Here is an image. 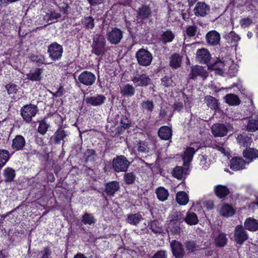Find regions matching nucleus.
Listing matches in <instances>:
<instances>
[{"label":"nucleus","instance_id":"nucleus-1","mask_svg":"<svg viewBox=\"0 0 258 258\" xmlns=\"http://www.w3.org/2000/svg\"><path fill=\"white\" fill-rule=\"evenodd\" d=\"M105 40L104 36L100 34H96L93 38L92 52L96 55L102 54L105 50Z\"/></svg>","mask_w":258,"mask_h":258},{"label":"nucleus","instance_id":"nucleus-2","mask_svg":"<svg viewBox=\"0 0 258 258\" xmlns=\"http://www.w3.org/2000/svg\"><path fill=\"white\" fill-rule=\"evenodd\" d=\"M139 64L141 66H149L153 59L152 54L147 50L143 48L139 49L136 54Z\"/></svg>","mask_w":258,"mask_h":258},{"label":"nucleus","instance_id":"nucleus-3","mask_svg":"<svg viewBox=\"0 0 258 258\" xmlns=\"http://www.w3.org/2000/svg\"><path fill=\"white\" fill-rule=\"evenodd\" d=\"M130 164V162L123 156H117L112 160L113 168L117 172L126 171Z\"/></svg>","mask_w":258,"mask_h":258},{"label":"nucleus","instance_id":"nucleus-4","mask_svg":"<svg viewBox=\"0 0 258 258\" xmlns=\"http://www.w3.org/2000/svg\"><path fill=\"white\" fill-rule=\"evenodd\" d=\"M38 111L36 106L29 104L24 106L21 109L22 117L26 121L29 122L33 117L35 116Z\"/></svg>","mask_w":258,"mask_h":258},{"label":"nucleus","instance_id":"nucleus-5","mask_svg":"<svg viewBox=\"0 0 258 258\" xmlns=\"http://www.w3.org/2000/svg\"><path fill=\"white\" fill-rule=\"evenodd\" d=\"M48 52L50 57L52 60H56L60 59L61 57L63 48L61 45L57 43H53L49 46Z\"/></svg>","mask_w":258,"mask_h":258},{"label":"nucleus","instance_id":"nucleus-6","mask_svg":"<svg viewBox=\"0 0 258 258\" xmlns=\"http://www.w3.org/2000/svg\"><path fill=\"white\" fill-rule=\"evenodd\" d=\"M78 80L80 82L85 86H91L95 82L96 76L92 73L84 71L79 76Z\"/></svg>","mask_w":258,"mask_h":258},{"label":"nucleus","instance_id":"nucleus-7","mask_svg":"<svg viewBox=\"0 0 258 258\" xmlns=\"http://www.w3.org/2000/svg\"><path fill=\"white\" fill-rule=\"evenodd\" d=\"M232 63L230 59H228L226 61L218 60L214 63L208 66L209 69L219 71V74H222L224 72L228 70L229 65Z\"/></svg>","mask_w":258,"mask_h":258},{"label":"nucleus","instance_id":"nucleus-8","mask_svg":"<svg viewBox=\"0 0 258 258\" xmlns=\"http://www.w3.org/2000/svg\"><path fill=\"white\" fill-rule=\"evenodd\" d=\"M248 238V235L241 225L236 227L234 232V239L236 242L241 244Z\"/></svg>","mask_w":258,"mask_h":258},{"label":"nucleus","instance_id":"nucleus-9","mask_svg":"<svg viewBox=\"0 0 258 258\" xmlns=\"http://www.w3.org/2000/svg\"><path fill=\"white\" fill-rule=\"evenodd\" d=\"M135 85L138 86H147L151 82V80L147 74H138L134 76L132 79Z\"/></svg>","mask_w":258,"mask_h":258},{"label":"nucleus","instance_id":"nucleus-10","mask_svg":"<svg viewBox=\"0 0 258 258\" xmlns=\"http://www.w3.org/2000/svg\"><path fill=\"white\" fill-rule=\"evenodd\" d=\"M107 38L111 43L116 44L122 39V33L120 29L114 28L108 33Z\"/></svg>","mask_w":258,"mask_h":258},{"label":"nucleus","instance_id":"nucleus-11","mask_svg":"<svg viewBox=\"0 0 258 258\" xmlns=\"http://www.w3.org/2000/svg\"><path fill=\"white\" fill-rule=\"evenodd\" d=\"M196 58L201 63H207L211 58L210 52L206 48H201L197 50Z\"/></svg>","mask_w":258,"mask_h":258},{"label":"nucleus","instance_id":"nucleus-12","mask_svg":"<svg viewBox=\"0 0 258 258\" xmlns=\"http://www.w3.org/2000/svg\"><path fill=\"white\" fill-rule=\"evenodd\" d=\"M207 42L212 46L218 44L220 42L221 37L220 34L216 31H209L206 36Z\"/></svg>","mask_w":258,"mask_h":258},{"label":"nucleus","instance_id":"nucleus-13","mask_svg":"<svg viewBox=\"0 0 258 258\" xmlns=\"http://www.w3.org/2000/svg\"><path fill=\"white\" fill-rule=\"evenodd\" d=\"M170 245L173 255L177 258H182L184 252L181 243L176 240H172Z\"/></svg>","mask_w":258,"mask_h":258},{"label":"nucleus","instance_id":"nucleus-14","mask_svg":"<svg viewBox=\"0 0 258 258\" xmlns=\"http://www.w3.org/2000/svg\"><path fill=\"white\" fill-rule=\"evenodd\" d=\"M212 133L215 137H224L227 134L226 126L220 123H216L211 127Z\"/></svg>","mask_w":258,"mask_h":258},{"label":"nucleus","instance_id":"nucleus-15","mask_svg":"<svg viewBox=\"0 0 258 258\" xmlns=\"http://www.w3.org/2000/svg\"><path fill=\"white\" fill-rule=\"evenodd\" d=\"M210 7L204 3H198L194 9L195 14L197 16L204 17L208 14Z\"/></svg>","mask_w":258,"mask_h":258},{"label":"nucleus","instance_id":"nucleus-16","mask_svg":"<svg viewBox=\"0 0 258 258\" xmlns=\"http://www.w3.org/2000/svg\"><path fill=\"white\" fill-rule=\"evenodd\" d=\"M190 76V78L192 79H196L198 76H201L205 79L207 77V73L202 67L197 65L191 68Z\"/></svg>","mask_w":258,"mask_h":258},{"label":"nucleus","instance_id":"nucleus-17","mask_svg":"<svg viewBox=\"0 0 258 258\" xmlns=\"http://www.w3.org/2000/svg\"><path fill=\"white\" fill-rule=\"evenodd\" d=\"M244 157L248 160L247 164L258 158V150L255 148H247L243 151Z\"/></svg>","mask_w":258,"mask_h":258},{"label":"nucleus","instance_id":"nucleus-18","mask_svg":"<svg viewBox=\"0 0 258 258\" xmlns=\"http://www.w3.org/2000/svg\"><path fill=\"white\" fill-rule=\"evenodd\" d=\"M246 164L241 158H233L230 161V168L234 170H238L244 168Z\"/></svg>","mask_w":258,"mask_h":258},{"label":"nucleus","instance_id":"nucleus-19","mask_svg":"<svg viewBox=\"0 0 258 258\" xmlns=\"http://www.w3.org/2000/svg\"><path fill=\"white\" fill-rule=\"evenodd\" d=\"M119 188L120 186L118 182L115 181H111L106 183L105 191L108 196H113Z\"/></svg>","mask_w":258,"mask_h":258},{"label":"nucleus","instance_id":"nucleus-20","mask_svg":"<svg viewBox=\"0 0 258 258\" xmlns=\"http://www.w3.org/2000/svg\"><path fill=\"white\" fill-rule=\"evenodd\" d=\"M25 145V140L21 135H17L13 140L12 148L15 150H20L23 149Z\"/></svg>","mask_w":258,"mask_h":258},{"label":"nucleus","instance_id":"nucleus-21","mask_svg":"<svg viewBox=\"0 0 258 258\" xmlns=\"http://www.w3.org/2000/svg\"><path fill=\"white\" fill-rule=\"evenodd\" d=\"M196 151L193 148H187L184 152L182 156L183 165L184 166H188L189 163L191 161L193 156Z\"/></svg>","mask_w":258,"mask_h":258},{"label":"nucleus","instance_id":"nucleus-22","mask_svg":"<svg viewBox=\"0 0 258 258\" xmlns=\"http://www.w3.org/2000/svg\"><path fill=\"white\" fill-rule=\"evenodd\" d=\"M42 70L39 68H36L31 70L29 73L27 74V78L32 81H39L41 79V75Z\"/></svg>","mask_w":258,"mask_h":258},{"label":"nucleus","instance_id":"nucleus-23","mask_svg":"<svg viewBox=\"0 0 258 258\" xmlns=\"http://www.w3.org/2000/svg\"><path fill=\"white\" fill-rule=\"evenodd\" d=\"M105 99V97L102 95L92 96L86 99V102L93 106H98L102 104Z\"/></svg>","mask_w":258,"mask_h":258},{"label":"nucleus","instance_id":"nucleus-24","mask_svg":"<svg viewBox=\"0 0 258 258\" xmlns=\"http://www.w3.org/2000/svg\"><path fill=\"white\" fill-rule=\"evenodd\" d=\"M245 228L251 231L258 230V221L251 218H247L244 222Z\"/></svg>","mask_w":258,"mask_h":258},{"label":"nucleus","instance_id":"nucleus-25","mask_svg":"<svg viewBox=\"0 0 258 258\" xmlns=\"http://www.w3.org/2000/svg\"><path fill=\"white\" fill-rule=\"evenodd\" d=\"M158 135L162 139L168 140L171 137V130L168 126H162L160 127L158 131Z\"/></svg>","mask_w":258,"mask_h":258},{"label":"nucleus","instance_id":"nucleus-26","mask_svg":"<svg viewBox=\"0 0 258 258\" xmlns=\"http://www.w3.org/2000/svg\"><path fill=\"white\" fill-rule=\"evenodd\" d=\"M246 130L251 132H254L258 130V117L249 118L246 125Z\"/></svg>","mask_w":258,"mask_h":258},{"label":"nucleus","instance_id":"nucleus-27","mask_svg":"<svg viewBox=\"0 0 258 258\" xmlns=\"http://www.w3.org/2000/svg\"><path fill=\"white\" fill-rule=\"evenodd\" d=\"M234 213L235 211L232 207L228 204L223 205L220 211V215L226 217L233 216Z\"/></svg>","mask_w":258,"mask_h":258},{"label":"nucleus","instance_id":"nucleus-28","mask_svg":"<svg viewBox=\"0 0 258 258\" xmlns=\"http://www.w3.org/2000/svg\"><path fill=\"white\" fill-rule=\"evenodd\" d=\"M227 242V238L224 233L219 232L217 235H215V243L216 246L223 247Z\"/></svg>","mask_w":258,"mask_h":258},{"label":"nucleus","instance_id":"nucleus-29","mask_svg":"<svg viewBox=\"0 0 258 258\" xmlns=\"http://www.w3.org/2000/svg\"><path fill=\"white\" fill-rule=\"evenodd\" d=\"M237 142L240 146L248 147L251 145L252 140L251 138L246 135H240L237 136Z\"/></svg>","mask_w":258,"mask_h":258},{"label":"nucleus","instance_id":"nucleus-30","mask_svg":"<svg viewBox=\"0 0 258 258\" xmlns=\"http://www.w3.org/2000/svg\"><path fill=\"white\" fill-rule=\"evenodd\" d=\"M176 200L179 205H185L188 203L189 198L187 194L184 191H179L176 194Z\"/></svg>","mask_w":258,"mask_h":258},{"label":"nucleus","instance_id":"nucleus-31","mask_svg":"<svg viewBox=\"0 0 258 258\" xmlns=\"http://www.w3.org/2000/svg\"><path fill=\"white\" fill-rule=\"evenodd\" d=\"M142 220V216L139 213L128 215L126 219V221L130 224L137 225Z\"/></svg>","mask_w":258,"mask_h":258},{"label":"nucleus","instance_id":"nucleus-32","mask_svg":"<svg viewBox=\"0 0 258 258\" xmlns=\"http://www.w3.org/2000/svg\"><path fill=\"white\" fill-rule=\"evenodd\" d=\"M150 8L147 6H142L138 10V17L144 19L148 18L151 15Z\"/></svg>","mask_w":258,"mask_h":258},{"label":"nucleus","instance_id":"nucleus-33","mask_svg":"<svg viewBox=\"0 0 258 258\" xmlns=\"http://www.w3.org/2000/svg\"><path fill=\"white\" fill-rule=\"evenodd\" d=\"M142 110L145 113H151L154 109L153 102L148 100L142 101L141 104Z\"/></svg>","mask_w":258,"mask_h":258},{"label":"nucleus","instance_id":"nucleus-34","mask_svg":"<svg viewBox=\"0 0 258 258\" xmlns=\"http://www.w3.org/2000/svg\"><path fill=\"white\" fill-rule=\"evenodd\" d=\"M156 193L158 199L162 202L166 201L169 196L168 190L163 187L158 188Z\"/></svg>","mask_w":258,"mask_h":258},{"label":"nucleus","instance_id":"nucleus-35","mask_svg":"<svg viewBox=\"0 0 258 258\" xmlns=\"http://www.w3.org/2000/svg\"><path fill=\"white\" fill-rule=\"evenodd\" d=\"M215 192L218 197L222 198L227 196L229 192V189L225 186L219 185L215 187Z\"/></svg>","mask_w":258,"mask_h":258},{"label":"nucleus","instance_id":"nucleus-36","mask_svg":"<svg viewBox=\"0 0 258 258\" xmlns=\"http://www.w3.org/2000/svg\"><path fill=\"white\" fill-rule=\"evenodd\" d=\"M225 101L230 105H237L240 103L239 98L235 94H229L225 97Z\"/></svg>","mask_w":258,"mask_h":258},{"label":"nucleus","instance_id":"nucleus-37","mask_svg":"<svg viewBox=\"0 0 258 258\" xmlns=\"http://www.w3.org/2000/svg\"><path fill=\"white\" fill-rule=\"evenodd\" d=\"M185 221L189 225H196L198 223L199 220L197 215L192 212H188L186 214Z\"/></svg>","mask_w":258,"mask_h":258},{"label":"nucleus","instance_id":"nucleus-38","mask_svg":"<svg viewBox=\"0 0 258 258\" xmlns=\"http://www.w3.org/2000/svg\"><path fill=\"white\" fill-rule=\"evenodd\" d=\"M174 37L175 35L172 31L167 30L161 35V39L162 42L166 43L171 42Z\"/></svg>","mask_w":258,"mask_h":258},{"label":"nucleus","instance_id":"nucleus-39","mask_svg":"<svg viewBox=\"0 0 258 258\" xmlns=\"http://www.w3.org/2000/svg\"><path fill=\"white\" fill-rule=\"evenodd\" d=\"M181 62V57L177 54H174L171 56L170 64L175 69L178 68L180 66Z\"/></svg>","mask_w":258,"mask_h":258},{"label":"nucleus","instance_id":"nucleus-40","mask_svg":"<svg viewBox=\"0 0 258 258\" xmlns=\"http://www.w3.org/2000/svg\"><path fill=\"white\" fill-rule=\"evenodd\" d=\"M9 158V152L5 150H0V168L6 164Z\"/></svg>","mask_w":258,"mask_h":258},{"label":"nucleus","instance_id":"nucleus-41","mask_svg":"<svg viewBox=\"0 0 258 258\" xmlns=\"http://www.w3.org/2000/svg\"><path fill=\"white\" fill-rule=\"evenodd\" d=\"M169 218L170 221L169 225H171L172 224H176L178 222L180 221L182 219V217L180 212H175L170 215Z\"/></svg>","mask_w":258,"mask_h":258},{"label":"nucleus","instance_id":"nucleus-42","mask_svg":"<svg viewBox=\"0 0 258 258\" xmlns=\"http://www.w3.org/2000/svg\"><path fill=\"white\" fill-rule=\"evenodd\" d=\"M4 175L6 181H11L15 176V171L10 168H7L5 169Z\"/></svg>","mask_w":258,"mask_h":258},{"label":"nucleus","instance_id":"nucleus-43","mask_svg":"<svg viewBox=\"0 0 258 258\" xmlns=\"http://www.w3.org/2000/svg\"><path fill=\"white\" fill-rule=\"evenodd\" d=\"M206 100L207 105L212 109H216L218 107V103L217 100L211 96L206 97Z\"/></svg>","mask_w":258,"mask_h":258},{"label":"nucleus","instance_id":"nucleus-44","mask_svg":"<svg viewBox=\"0 0 258 258\" xmlns=\"http://www.w3.org/2000/svg\"><path fill=\"white\" fill-rule=\"evenodd\" d=\"M121 93L123 95L128 96H132L135 94L134 88L129 84L125 85L121 91Z\"/></svg>","mask_w":258,"mask_h":258},{"label":"nucleus","instance_id":"nucleus-45","mask_svg":"<svg viewBox=\"0 0 258 258\" xmlns=\"http://www.w3.org/2000/svg\"><path fill=\"white\" fill-rule=\"evenodd\" d=\"M150 229L154 233H161L162 231L161 226L159 222L154 220L151 222L150 224Z\"/></svg>","mask_w":258,"mask_h":258},{"label":"nucleus","instance_id":"nucleus-46","mask_svg":"<svg viewBox=\"0 0 258 258\" xmlns=\"http://www.w3.org/2000/svg\"><path fill=\"white\" fill-rule=\"evenodd\" d=\"M183 174V169L182 167L180 166L175 167L172 171L173 176L178 179H181L182 178Z\"/></svg>","mask_w":258,"mask_h":258},{"label":"nucleus","instance_id":"nucleus-47","mask_svg":"<svg viewBox=\"0 0 258 258\" xmlns=\"http://www.w3.org/2000/svg\"><path fill=\"white\" fill-rule=\"evenodd\" d=\"M200 165L204 169H207L209 168L210 165V161H207V157L204 155H200L199 156Z\"/></svg>","mask_w":258,"mask_h":258},{"label":"nucleus","instance_id":"nucleus-48","mask_svg":"<svg viewBox=\"0 0 258 258\" xmlns=\"http://www.w3.org/2000/svg\"><path fill=\"white\" fill-rule=\"evenodd\" d=\"M136 179L135 175L132 173H127L124 175V180L126 184H132Z\"/></svg>","mask_w":258,"mask_h":258},{"label":"nucleus","instance_id":"nucleus-49","mask_svg":"<svg viewBox=\"0 0 258 258\" xmlns=\"http://www.w3.org/2000/svg\"><path fill=\"white\" fill-rule=\"evenodd\" d=\"M83 25L88 29H92L94 26L93 19L91 17L85 18L83 21Z\"/></svg>","mask_w":258,"mask_h":258},{"label":"nucleus","instance_id":"nucleus-50","mask_svg":"<svg viewBox=\"0 0 258 258\" xmlns=\"http://www.w3.org/2000/svg\"><path fill=\"white\" fill-rule=\"evenodd\" d=\"M48 128V124H47L44 121L42 120L39 122L38 131L40 134L44 135L47 132Z\"/></svg>","mask_w":258,"mask_h":258},{"label":"nucleus","instance_id":"nucleus-51","mask_svg":"<svg viewBox=\"0 0 258 258\" xmlns=\"http://www.w3.org/2000/svg\"><path fill=\"white\" fill-rule=\"evenodd\" d=\"M82 222L84 224L91 225L94 222V217L90 214H85L82 219Z\"/></svg>","mask_w":258,"mask_h":258},{"label":"nucleus","instance_id":"nucleus-52","mask_svg":"<svg viewBox=\"0 0 258 258\" xmlns=\"http://www.w3.org/2000/svg\"><path fill=\"white\" fill-rule=\"evenodd\" d=\"M197 29V27L196 25L189 26L186 28L184 35H186L188 37L194 36L196 34Z\"/></svg>","mask_w":258,"mask_h":258},{"label":"nucleus","instance_id":"nucleus-53","mask_svg":"<svg viewBox=\"0 0 258 258\" xmlns=\"http://www.w3.org/2000/svg\"><path fill=\"white\" fill-rule=\"evenodd\" d=\"M213 148L219 151L224 155H227L229 154L228 150L224 146L223 144H215L213 145Z\"/></svg>","mask_w":258,"mask_h":258},{"label":"nucleus","instance_id":"nucleus-54","mask_svg":"<svg viewBox=\"0 0 258 258\" xmlns=\"http://www.w3.org/2000/svg\"><path fill=\"white\" fill-rule=\"evenodd\" d=\"M6 88L7 90L8 93L10 95H14L15 93L17 92L18 90L17 86L13 84H8L6 86Z\"/></svg>","mask_w":258,"mask_h":258},{"label":"nucleus","instance_id":"nucleus-55","mask_svg":"<svg viewBox=\"0 0 258 258\" xmlns=\"http://www.w3.org/2000/svg\"><path fill=\"white\" fill-rule=\"evenodd\" d=\"M138 151L143 152L146 153L149 151V147L147 144L144 142H140L138 145Z\"/></svg>","mask_w":258,"mask_h":258},{"label":"nucleus","instance_id":"nucleus-56","mask_svg":"<svg viewBox=\"0 0 258 258\" xmlns=\"http://www.w3.org/2000/svg\"><path fill=\"white\" fill-rule=\"evenodd\" d=\"M60 17V14L56 12H53L50 14H47L46 15V18L47 19L48 21L56 20Z\"/></svg>","mask_w":258,"mask_h":258},{"label":"nucleus","instance_id":"nucleus-57","mask_svg":"<svg viewBox=\"0 0 258 258\" xmlns=\"http://www.w3.org/2000/svg\"><path fill=\"white\" fill-rule=\"evenodd\" d=\"M228 37L231 40V42L236 43L239 41V36L233 32H231L228 35Z\"/></svg>","mask_w":258,"mask_h":258},{"label":"nucleus","instance_id":"nucleus-58","mask_svg":"<svg viewBox=\"0 0 258 258\" xmlns=\"http://www.w3.org/2000/svg\"><path fill=\"white\" fill-rule=\"evenodd\" d=\"M251 23V20L248 18L241 19L240 21V26L243 28H246L249 26Z\"/></svg>","mask_w":258,"mask_h":258},{"label":"nucleus","instance_id":"nucleus-59","mask_svg":"<svg viewBox=\"0 0 258 258\" xmlns=\"http://www.w3.org/2000/svg\"><path fill=\"white\" fill-rule=\"evenodd\" d=\"M51 250L48 247H45L43 250L41 251L42 254L41 258H51Z\"/></svg>","mask_w":258,"mask_h":258},{"label":"nucleus","instance_id":"nucleus-60","mask_svg":"<svg viewBox=\"0 0 258 258\" xmlns=\"http://www.w3.org/2000/svg\"><path fill=\"white\" fill-rule=\"evenodd\" d=\"M185 244L187 250L189 251H193L196 247V244L194 241H187Z\"/></svg>","mask_w":258,"mask_h":258},{"label":"nucleus","instance_id":"nucleus-61","mask_svg":"<svg viewBox=\"0 0 258 258\" xmlns=\"http://www.w3.org/2000/svg\"><path fill=\"white\" fill-rule=\"evenodd\" d=\"M152 258H167L166 252L164 250L158 251Z\"/></svg>","mask_w":258,"mask_h":258},{"label":"nucleus","instance_id":"nucleus-62","mask_svg":"<svg viewBox=\"0 0 258 258\" xmlns=\"http://www.w3.org/2000/svg\"><path fill=\"white\" fill-rule=\"evenodd\" d=\"M66 136L67 135L64 131H59L56 133V139L58 141H60L63 140Z\"/></svg>","mask_w":258,"mask_h":258},{"label":"nucleus","instance_id":"nucleus-63","mask_svg":"<svg viewBox=\"0 0 258 258\" xmlns=\"http://www.w3.org/2000/svg\"><path fill=\"white\" fill-rule=\"evenodd\" d=\"M172 81L171 80V79L165 77L162 80V84L163 86L165 87H168L170 86L171 85Z\"/></svg>","mask_w":258,"mask_h":258},{"label":"nucleus","instance_id":"nucleus-64","mask_svg":"<svg viewBox=\"0 0 258 258\" xmlns=\"http://www.w3.org/2000/svg\"><path fill=\"white\" fill-rule=\"evenodd\" d=\"M120 126L123 130L128 128L130 127V123L128 121H124L123 120L120 121Z\"/></svg>","mask_w":258,"mask_h":258}]
</instances>
